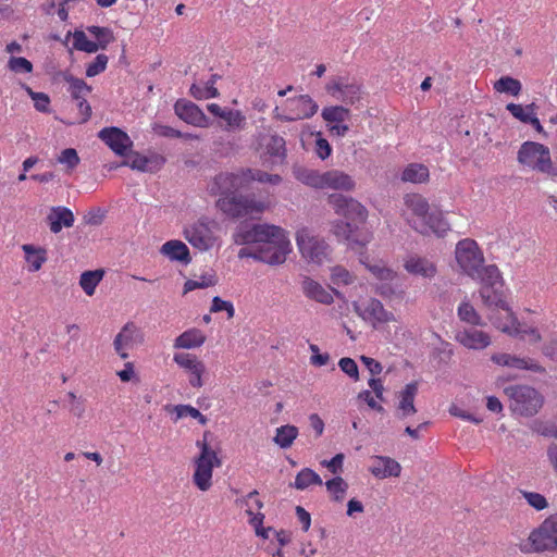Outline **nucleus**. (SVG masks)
Instances as JSON below:
<instances>
[{"instance_id":"38","label":"nucleus","mask_w":557,"mask_h":557,"mask_svg":"<svg viewBox=\"0 0 557 557\" xmlns=\"http://www.w3.org/2000/svg\"><path fill=\"white\" fill-rule=\"evenodd\" d=\"M368 257H361L360 262L364 264L368 271L379 281L393 282L397 277V273L391 268L386 267L384 262L379 261L369 263Z\"/></svg>"},{"instance_id":"42","label":"nucleus","mask_w":557,"mask_h":557,"mask_svg":"<svg viewBox=\"0 0 557 557\" xmlns=\"http://www.w3.org/2000/svg\"><path fill=\"white\" fill-rule=\"evenodd\" d=\"M104 271L99 269L95 271H85L79 278V285L88 296H92L97 286L103 278Z\"/></svg>"},{"instance_id":"21","label":"nucleus","mask_w":557,"mask_h":557,"mask_svg":"<svg viewBox=\"0 0 557 557\" xmlns=\"http://www.w3.org/2000/svg\"><path fill=\"white\" fill-rule=\"evenodd\" d=\"M165 163V158L160 154H151L149 157L143 156L138 152L131 154L129 159L123 162V165H127L133 170L140 172H157Z\"/></svg>"},{"instance_id":"59","label":"nucleus","mask_w":557,"mask_h":557,"mask_svg":"<svg viewBox=\"0 0 557 557\" xmlns=\"http://www.w3.org/2000/svg\"><path fill=\"white\" fill-rule=\"evenodd\" d=\"M8 67L14 73H32L33 64L29 60L23 57H11L8 62Z\"/></svg>"},{"instance_id":"7","label":"nucleus","mask_w":557,"mask_h":557,"mask_svg":"<svg viewBox=\"0 0 557 557\" xmlns=\"http://www.w3.org/2000/svg\"><path fill=\"white\" fill-rule=\"evenodd\" d=\"M518 162L528 169L550 174L553 162L548 147L536 141H524L518 151Z\"/></svg>"},{"instance_id":"63","label":"nucleus","mask_w":557,"mask_h":557,"mask_svg":"<svg viewBox=\"0 0 557 557\" xmlns=\"http://www.w3.org/2000/svg\"><path fill=\"white\" fill-rule=\"evenodd\" d=\"M309 349L312 352L310 357V363L314 367L326 366L330 361V355L327 352L321 354L319 347L315 344H310Z\"/></svg>"},{"instance_id":"12","label":"nucleus","mask_w":557,"mask_h":557,"mask_svg":"<svg viewBox=\"0 0 557 557\" xmlns=\"http://www.w3.org/2000/svg\"><path fill=\"white\" fill-rule=\"evenodd\" d=\"M532 552L542 553L557 547V515L546 518L529 535Z\"/></svg>"},{"instance_id":"14","label":"nucleus","mask_w":557,"mask_h":557,"mask_svg":"<svg viewBox=\"0 0 557 557\" xmlns=\"http://www.w3.org/2000/svg\"><path fill=\"white\" fill-rule=\"evenodd\" d=\"M222 463L218 455H198L194 459L195 471L193 482L201 492H207L212 486V471Z\"/></svg>"},{"instance_id":"53","label":"nucleus","mask_w":557,"mask_h":557,"mask_svg":"<svg viewBox=\"0 0 557 557\" xmlns=\"http://www.w3.org/2000/svg\"><path fill=\"white\" fill-rule=\"evenodd\" d=\"M244 172H250L249 173L250 177H246L247 178V187L253 181H257L260 183H270L272 185H276L282 181V177L280 175L269 174V173L260 171V170L244 169Z\"/></svg>"},{"instance_id":"15","label":"nucleus","mask_w":557,"mask_h":557,"mask_svg":"<svg viewBox=\"0 0 557 557\" xmlns=\"http://www.w3.org/2000/svg\"><path fill=\"white\" fill-rule=\"evenodd\" d=\"M173 361L188 373V383L191 387L201 388L203 386L202 376L206 373V366L196 355L177 352L174 354Z\"/></svg>"},{"instance_id":"26","label":"nucleus","mask_w":557,"mask_h":557,"mask_svg":"<svg viewBox=\"0 0 557 557\" xmlns=\"http://www.w3.org/2000/svg\"><path fill=\"white\" fill-rule=\"evenodd\" d=\"M369 470L375 478L386 479L389 476H399L401 467L398 461L388 456H376Z\"/></svg>"},{"instance_id":"60","label":"nucleus","mask_w":557,"mask_h":557,"mask_svg":"<svg viewBox=\"0 0 557 557\" xmlns=\"http://www.w3.org/2000/svg\"><path fill=\"white\" fill-rule=\"evenodd\" d=\"M331 280L336 285H349L354 282V275L345 268L337 265L332 269Z\"/></svg>"},{"instance_id":"44","label":"nucleus","mask_w":557,"mask_h":557,"mask_svg":"<svg viewBox=\"0 0 557 557\" xmlns=\"http://www.w3.org/2000/svg\"><path fill=\"white\" fill-rule=\"evenodd\" d=\"M295 175L302 184L313 188L323 189L324 172L320 173L315 170L299 169L296 171Z\"/></svg>"},{"instance_id":"9","label":"nucleus","mask_w":557,"mask_h":557,"mask_svg":"<svg viewBox=\"0 0 557 557\" xmlns=\"http://www.w3.org/2000/svg\"><path fill=\"white\" fill-rule=\"evenodd\" d=\"M296 242L302 258L307 261L322 264L329 260V245L322 238L314 236L309 228L298 230Z\"/></svg>"},{"instance_id":"22","label":"nucleus","mask_w":557,"mask_h":557,"mask_svg":"<svg viewBox=\"0 0 557 557\" xmlns=\"http://www.w3.org/2000/svg\"><path fill=\"white\" fill-rule=\"evenodd\" d=\"M404 268L408 273L424 278H433L437 273L433 261L418 255L409 256L404 262Z\"/></svg>"},{"instance_id":"48","label":"nucleus","mask_w":557,"mask_h":557,"mask_svg":"<svg viewBox=\"0 0 557 557\" xmlns=\"http://www.w3.org/2000/svg\"><path fill=\"white\" fill-rule=\"evenodd\" d=\"M458 317L461 321L471 325H482V318L469 301H462L457 309Z\"/></svg>"},{"instance_id":"40","label":"nucleus","mask_w":557,"mask_h":557,"mask_svg":"<svg viewBox=\"0 0 557 557\" xmlns=\"http://www.w3.org/2000/svg\"><path fill=\"white\" fill-rule=\"evenodd\" d=\"M429 169L420 163L409 164L401 174L404 182H410L414 184L424 183L429 180Z\"/></svg>"},{"instance_id":"32","label":"nucleus","mask_w":557,"mask_h":557,"mask_svg":"<svg viewBox=\"0 0 557 557\" xmlns=\"http://www.w3.org/2000/svg\"><path fill=\"white\" fill-rule=\"evenodd\" d=\"M258 494H259L258 491L253 490L246 497H244L242 499H237L236 503L239 504L240 506H247L248 507L246 509V513L250 517V524L253 525L256 534L258 536L263 537V539H268L269 537V532L272 531V528H268V529L262 528V523H263V520H264V515L261 513V512L253 513L252 512V508L249 507V503H248L249 499L253 498Z\"/></svg>"},{"instance_id":"37","label":"nucleus","mask_w":557,"mask_h":557,"mask_svg":"<svg viewBox=\"0 0 557 557\" xmlns=\"http://www.w3.org/2000/svg\"><path fill=\"white\" fill-rule=\"evenodd\" d=\"M350 115V110L345 104L325 107L321 112V116L327 125L345 123Z\"/></svg>"},{"instance_id":"20","label":"nucleus","mask_w":557,"mask_h":557,"mask_svg":"<svg viewBox=\"0 0 557 557\" xmlns=\"http://www.w3.org/2000/svg\"><path fill=\"white\" fill-rule=\"evenodd\" d=\"M175 114L193 126L208 127L209 119L203 111L194 102L187 100H177L174 104Z\"/></svg>"},{"instance_id":"33","label":"nucleus","mask_w":557,"mask_h":557,"mask_svg":"<svg viewBox=\"0 0 557 557\" xmlns=\"http://www.w3.org/2000/svg\"><path fill=\"white\" fill-rule=\"evenodd\" d=\"M305 295L323 305H331L334 300L332 293L324 288L320 283L307 277L302 282Z\"/></svg>"},{"instance_id":"2","label":"nucleus","mask_w":557,"mask_h":557,"mask_svg":"<svg viewBox=\"0 0 557 557\" xmlns=\"http://www.w3.org/2000/svg\"><path fill=\"white\" fill-rule=\"evenodd\" d=\"M327 201L336 214L348 220L347 222L338 221L334 223L332 228L334 235L339 239L346 240L354 250L364 248L372 240V233L369 230H359L352 223H366L368 218L366 207L356 199L341 194L330 195Z\"/></svg>"},{"instance_id":"64","label":"nucleus","mask_w":557,"mask_h":557,"mask_svg":"<svg viewBox=\"0 0 557 557\" xmlns=\"http://www.w3.org/2000/svg\"><path fill=\"white\" fill-rule=\"evenodd\" d=\"M510 363H509V367L510 368H517V369H528V370H532V371H535V372H542L543 371V368L541 366H539L537 363H534L530 360H527V359H523V358H518V357H515V356H511L510 355Z\"/></svg>"},{"instance_id":"41","label":"nucleus","mask_w":557,"mask_h":557,"mask_svg":"<svg viewBox=\"0 0 557 557\" xmlns=\"http://www.w3.org/2000/svg\"><path fill=\"white\" fill-rule=\"evenodd\" d=\"M86 30L96 39L94 42L98 50H104L111 42L115 40L113 30L109 27L87 26Z\"/></svg>"},{"instance_id":"8","label":"nucleus","mask_w":557,"mask_h":557,"mask_svg":"<svg viewBox=\"0 0 557 557\" xmlns=\"http://www.w3.org/2000/svg\"><path fill=\"white\" fill-rule=\"evenodd\" d=\"M317 102L308 95H300L287 99L284 109L275 107L273 110V117L283 122H293L304 119H310L318 111Z\"/></svg>"},{"instance_id":"31","label":"nucleus","mask_w":557,"mask_h":557,"mask_svg":"<svg viewBox=\"0 0 557 557\" xmlns=\"http://www.w3.org/2000/svg\"><path fill=\"white\" fill-rule=\"evenodd\" d=\"M207 337L205 333L196 327L188 329L178 335L173 343L175 349H194L202 346Z\"/></svg>"},{"instance_id":"11","label":"nucleus","mask_w":557,"mask_h":557,"mask_svg":"<svg viewBox=\"0 0 557 557\" xmlns=\"http://www.w3.org/2000/svg\"><path fill=\"white\" fill-rule=\"evenodd\" d=\"M218 225L213 221L199 220L185 227V239L196 249L207 251L218 243Z\"/></svg>"},{"instance_id":"19","label":"nucleus","mask_w":557,"mask_h":557,"mask_svg":"<svg viewBox=\"0 0 557 557\" xmlns=\"http://www.w3.org/2000/svg\"><path fill=\"white\" fill-rule=\"evenodd\" d=\"M258 149L261 157H269L272 163L283 162L286 158L285 139L276 134L260 135Z\"/></svg>"},{"instance_id":"1","label":"nucleus","mask_w":557,"mask_h":557,"mask_svg":"<svg viewBox=\"0 0 557 557\" xmlns=\"http://www.w3.org/2000/svg\"><path fill=\"white\" fill-rule=\"evenodd\" d=\"M474 281L481 284L479 289L480 297L485 308L490 311L488 319L496 329L511 336L529 337L534 343L541 341V335L536 329L523 326L515 317L506 300L503 290V276L497 265L487 264L483 275Z\"/></svg>"},{"instance_id":"27","label":"nucleus","mask_w":557,"mask_h":557,"mask_svg":"<svg viewBox=\"0 0 557 557\" xmlns=\"http://www.w3.org/2000/svg\"><path fill=\"white\" fill-rule=\"evenodd\" d=\"M324 188L349 191L355 188V182L350 175L343 171L330 170L324 172Z\"/></svg>"},{"instance_id":"30","label":"nucleus","mask_w":557,"mask_h":557,"mask_svg":"<svg viewBox=\"0 0 557 557\" xmlns=\"http://www.w3.org/2000/svg\"><path fill=\"white\" fill-rule=\"evenodd\" d=\"M413 227L422 234L432 232L437 236H444L449 231V223L442 212H429L428 216L422 221L421 228L418 226Z\"/></svg>"},{"instance_id":"55","label":"nucleus","mask_w":557,"mask_h":557,"mask_svg":"<svg viewBox=\"0 0 557 557\" xmlns=\"http://www.w3.org/2000/svg\"><path fill=\"white\" fill-rule=\"evenodd\" d=\"M23 88L34 101V107L39 112H48L50 98L45 92L34 91L29 86L23 85Z\"/></svg>"},{"instance_id":"57","label":"nucleus","mask_w":557,"mask_h":557,"mask_svg":"<svg viewBox=\"0 0 557 557\" xmlns=\"http://www.w3.org/2000/svg\"><path fill=\"white\" fill-rule=\"evenodd\" d=\"M109 62V58L106 54H98L92 62L86 66V76L95 77L100 73L104 72Z\"/></svg>"},{"instance_id":"17","label":"nucleus","mask_w":557,"mask_h":557,"mask_svg":"<svg viewBox=\"0 0 557 557\" xmlns=\"http://www.w3.org/2000/svg\"><path fill=\"white\" fill-rule=\"evenodd\" d=\"M273 232H278V226L272 224H256L251 227H239L233 235L236 245H261L263 240H268L269 236H273Z\"/></svg>"},{"instance_id":"52","label":"nucleus","mask_w":557,"mask_h":557,"mask_svg":"<svg viewBox=\"0 0 557 557\" xmlns=\"http://www.w3.org/2000/svg\"><path fill=\"white\" fill-rule=\"evenodd\" d=\"M530 429L542 436L557 438V425L553 421L536 419L530 423Z\"/></svg>"},{"instance_id":"54","label":"nucleus","mask_w":557,"mask_h":557,"mask_svg":"<svg viewBox=\"0 0 557 557\" xmlns=\"http://www.w3.org/2000/svg\"><path fill=\"white\" fill-rule=\"evenodd\" d=\"M222 120L226 122L227 129H242L246 125V116L239 110L227 109Z\"/></svg>"},{"instance_id":"24","label":"nucleus","mask_w":557,"mask_h":557,"mask_svg":"<svg viewBox=\"0 0 557 557\" xmlns=\"http://www.w3.org/2000/svg\"><path fill=\"white\" fill-rule=\"evenodd\" d=\"M456 341L469 349L476 350L484 349L491 344L490 335L475 329H465L457 332Z\"/></svg>"},{"instance_id":"23","label":"nucleus","mask_w":557,"mask_h":557,"mask_svg":"<svg viewBox=\"0 0 557 557\" xmlns=\"http://www.w3.org/2000/svg\"><path fill=\"white\" fill-rule=\"evenodd\" d=\"M362 317L364 320H369L375 326L376 324H384L396 321V318L393 312L386 310L383 304L375 299L371 298L367 301Z\"/></svg>"},{"instance_id":"46","label":"nucleus","mask_w":557,"mask_h":557,"mask_svg":"<svg viewBox=\"0 0 557 557\" xmlns=\"http://www.w3.org/2000/svg\"><path fill=\"white\" fill-rule=\"evenodd\" d=\"M536 109L537 107L535 103H530L523 107L511 102L506 106V110L509 111L515 119L525 124L529 122L530 117L536 113Z\"/></svg>"},{"instance_id":"18","label":"nucleus","mask_w":557,"mask_h":557,"mask_svg":"<svg viewBox=\"0 0 557 557\" xmlns=\"http://www.w3.org/2000/svg\"><path fill=\"white\" fill-rule=\"evenodd\" d=\"M98 137L119 156H125L133 147L131 137L119 127H104L99 132Z\"/></svg>"},{"instance_id":"61","label":"nucleus","mask_w":557,"mask_h":557,"mask_svg":"<svg viewBox=\"0 0 557 557\" xmlns=\"http://www.w3.org/2000/svg\"><path fill=\"white\" fill-rule=\"evenodd\" d=\"M338 367L355 382L359 381V370L356 361L349 357L339 359Z\"/></svg>"},{"instance_id":"35","label":"nucleus","mask_w":557,"mask_h":557,"mask_svg":"<svg viewBox=\"0 0 557 557\" xmlns=\"http://www.w3.org/2000/svg\"><path fill=\"white\" fill-rule=\"evenodd\" d=\"M165 410L173 416L172 420L174 422L187 417L197 420L201 425H206L208 422L207 417L190 405H168L165 406Z\"/></svg>"},{"instance_id":"16","label":"nucleus","mask_w":557,"mask_h":557,"mask_svg":"<svg viewBox=\"0 0 557 557\" xmlns=\"http://www.w3.org/2000/svg\"><path fill=\"white\" fill-rule=\"evenodd\" d=\"M144 342V334L141 330L136 325L135 322H127L115 335L113 341V347L115 352L122 358H128V350L135 345Z\"/></svg>"},{"instance_id":"56","label":"nucleus","mask_w":557,"mask_h":557,"mask_svg":"<svg viewBox=\"0 0 557 557\" xmlns=\"http://www.w3.org/2000/svg\"><path fill=\"white\" fill-rule=\"evenodd\" d=\"M216 284V276L214 274L203 275L200 280H187L184 284V293H189L197 288H206Z\"/></svg>"},{"instance_id":"10","label":"nucleus","mask_w":557,"mask_h":557,"mask_svg":"<svg viewBox=\"0 0 557 557\" xmlns=\"http://www.w3.org/2000/svg\"><path fill=\"white\" fill-rule=\"evenodd\" d=\"M216 206L219 209L231 218H243L252 214L262 213L267 205L263 201L256 200L247 196L231 195L221 197Z\"/></svg>"},{"instance_id":"5","label":"nucleus","mask_w":557,"mask_h":557,"mask_svg":"<svg viewBox=\"0 0 557 557\" xmlns=\"http://www.w3.org/2000/svg\"><path fill=\"white\" fill-rule=\"evenodd\" d=\"M510 399L509 408L513 413L523 417L536 414L543 407V396L533 387L528 385H516L505 388Z\"/></svg>"},{"instance_id":"47","label":"nucleus","mask_w":557,"mask_h":557,"mask_svg":"<svg viewBox=\"0 0 557 557\" xmlns=\"http://www.w3.org/2000/svg\"><path fill=\"white\" fill-rule=\"evenodd\" d=\"M57 162L65 168L66 173H72L81 162V158L74 148H65L57 156Z\"/></svg>"},{"instance_id":"36","label":"nucleus","mask_w":557,"mask_h":557,"mask_svg":"<svg viewBox=\"0 0 557 557\" xmlns=\"http://www.w3.org/2000/svg\"><path fill=\"white\" fill-rule=\"evenodd\" d=\"M404 203L412 215L421 222L430 212V205L428 200L420 194H407L404 197Z\"/></svg>"},{"instance_id":"25","label":"nucleus","mask_w":557,"mask_h":557,"mask_svg":"<svg viewBox=\"0 0 557 557\" xmlns=\"http://www.w3.org/2000/svg\"><path fill=\"white\" fill-rule=\"evenodd\" d=\"M418 394V383L411 382L406 384V386L398 393V405H397V413L401 418H407L417 412L414 407V398Z\"/></svg>"},{"instance_id":"58","label":"nucleus","mask_w":557,"mask_h":557,"mask_svg":"<svg viewBox=\"0 0 557 557\" xmlns=\"http://www.w3.org/2000/svg\"><path fill=\"white\" fill-rule=\"evenodd\" d=\"M67 398L70 404L69 410L71 414L78 419L83 418L86 412L85 400L82 397H77L74 392H69Z\"/></svg>"},{"instance_id":"34","label":"nucleus","mask_w":557,"mask_h":557,"mask_svg":"<svg viewBox=\"0 0 557 557\" xmlns=\"http://www.w3.org/2000/svg\"><path fill=\"white\" fill-rule=\"evenodd\" d=\"M22 250L25 255L29 272L39 271L47 261V250L44 247H36L32 244H24Z\"/></svg>"},{"instance_id":"49","label":"nucleus","mask_w":557,"mask_h":557,"mask_svg":"<svg viewBox=\"0 0 557 557\" xmlns=\"http://www.w3.org/2000/svg\"><path fill=\"white\" fill-rule=\"evenodd\" d=\"M311 484H322L321 478L311 469H302L296 476L294 486L297 490H305Z\"/></svg>"},{"instance_id":"50","label":"nucleus","mask_w":557,"mask_h":557,"mask_svg":"<svg viewBox=\"0 0 557 557\" xmlns=\"http://www.w3.org/2000/svg\"><path fill=\"white\" fill-rule=\"evenodd\" d=\"M73 48L87 53H96L98 51V47L92 40L87 38L84 30H75L73 33Z\"/></svg>"},{"instance_id":"62","label":"nucleus","mask_w":557,"mask_h":557,"mask_svg":"<svg viewBox=\"0 0 557 557\" xmlns=\"http://www.w3.org/2000/svg\"><path fill=\"white\" fill-rule=\"evenodd\" d=\"M522 494L528 504L536 510H543L548 506L546 498L540 493L522 492Z\"/></svg>"},{"instance_id":"43","label":"nucleus","mask_w":557,"mask_h":557,"mask_svg":"<svg viewBox=\"0 0 557 557\" xmlns=\"http://www.w3.org/2000/svg\"><path fill=\"white\" fill-rule=\"evenodd\" d=\"M493 87L499 94H508L515 97L519 96L522 90L521 82L511 76H502L494 83Z\"/></svg>"},{"instance_id":"6","label":"nucleus","mask_w":557,"mask_h":557,"mask_svg":"<svg viewBox=\"0 0 557 557\" xmlns=\"http://www.w3.org/2000/svg\"><path fill=\"white\" fill-rule=\"evenodd\" d=\"M273 236H269L268 240H263L258 246V261L270 265H278L286 261L287 255L292 251V245L284 228L278 226V232H273Z\"/></svg>"},{"instance_id":"3","label":"nucleus","mask_w":557,"mask_h":557,"mask_svg":"<svg viewBox=\"0 0 557 557\" xmlns=\"http://www.w3.org/2000/svg\"><path fill=\"white\" fill-rule=\"evenodd\" d=\"M325 91L345 106H358L367 92L360 78L351 75L332 76L325 85Z\"/></svg>"},{"instance_id":"29","label":"nucleus","mask_w":557,"mask_h":557,"mask_svg":"<svg viewBox=\"0 0 557 557\" xmlns=\"http://www.w3.org/2000/svg\"><path fill=\"white\" fill-rule=\"evenodd\" d=\"M47 220L49 222L50 231L54 234L60 233L62 227H71L74 224L73 212L65 207L52 208Z\"/></svg>"},{"instance_id":"51","label":"nucleus","mask_w":557,"mask_h":557,"mask_svg":"<svg viewBox=\"0 0 557 557\" xmlns=\"http://www.w3.org/2000/svg\"><path fill=\"white\" fill-rule=\"evenodd\" d=\"M326 490L332 494L335 502H342L348 490V484L341 476H335L325 483Z\"/></svg>"},{"instance_id":"45","label":"nucleus","mask_w":557,"mask_h":557,"mask_svg":"<svg viewBox=\"0 0 557 557\" xmlns=\"http://www.w3.org/2000/svg\"><path fill=\"white\" fill-rule=\"evenodd\" d=\"M298 436V429L295 425L286 424L276 429L274 442L283 449L289 448Z\"/></svg>"},{"instance_id":"28","label":"nucleus","mask_w":557,"mask_h":557,"mask_svg":"<svg viewBox=\"0 0 557 557\" xmlns=\"http://www.w3.org/2000/svg\"><path fill=\"white\" fill-rule=\"evenodd\" d=\"M160 252L168 257L171 261H180L185 264L191 261L188 247L178 239H171L165 242L161 246Z\"/></svg>"},{"instance_id":"13","label":"nucleus","mask_w":557,"mask_h":557,"mask_svg":"<svg viewBox=\"0 0 557 557\" xmlns=\"http://www.w3.org/2000/svg\"><path fill=\"white\" fill-rule=\"evenodd\" d=\"M250 172L239 170L237 172H225L218 174L209 184V191L212 195H220L228 197L234 195L237 190L247 188V178Z\"/></svg>"},{"instance_id":"4","label":"nucleus","mask_w":557,"mask_h":557,"mask_svg":"<svg viewBox=\"0 0 557 557\" xmlns=\"http://www.w3.org/2000/svg\"><path fill=\"white\" fill-rule=\"evenodd\" d=\"M455 260L460 272L472 280L483 275L487 267L483 250L472 238H463L456 244Z\"/></svg>"},{"instance_id":"39","label":"nucleus","mask_w":557,"mask_h":557,"mask_svg":"<svg viewBox=\"0 0 557 557\" xmlns=\"http://www.w3.org/2000/svg\"><path fill=\"white\" fill-rule=\"evenodd\" d=\"M65 83L69 85V92L74 100L86 98L91 92V87L82 78L71 74H64Z\"/></svg>"}]
</instances>
